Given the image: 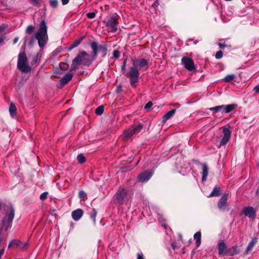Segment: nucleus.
I'll return each instance as SVG.
<instances>
[{"label": "nucleus", "instance_id": "f257e3e1", "mask_svg": "<svg viewBox=\"0 0 259 259\" xmlns=\"http://www.w3.org/2000/svg\"><path fill=\"white\" fill-rule=\"evenodd\" d=\"M36 39L38 41L39 47L43 49L48 40L47 26L44 20L39 24L38 29L34 33Z\"/></svg>", "mask_w": 259, "mask_h": 259}, {"label": "nucleus", "instance_id": "f03ea898", "mask_svg": "<svg viewBox=\"0 0 259 259\" xmlns=\"http://www.w3.org/2000/svg\"><path fill=\"white\" fill-rule=\"evenodd\" d=\"M92 62L89 55L85 52L82 51L73 60L70 71L76 70L78 69V66L81 64L83 66H89Z\"/></svg>", "mask_w": 259, "mask_h": 259}, {"label": "nucleus", "instance_id": "7ed1b4c3", "mask_svg": "<svg viewBox=\"0 0 259 259\" xmlns=\"http://www.w3.org/2000/svg\"><path fill=\"white\" fill-rule=\"evenodd\" d=\"M17 67L22 72L28 73L31 70L28 64V59L24 52L20 53L18 56Z\"/></svg>", "mask_w": 259, "mask_h": 259}, {"label": "nucleus", "instance_id": "20e7f679", "mask_svg": "<svg viewBox=\"0 0 259 259\" xmlns=\"http://www.w3.org/2000/svg\"><path fill=\"white\" fill-rule=\"evenodd\" d=\"M91 47L93 50V58L96 59L98 56V53L100 52L103 54V56L105 57L107 54L108 48L106 44L99 45L96 41H93L91 44Z\"/></svg>", "mask_w": 259, "mask_h": 259}, {"label": "nucleus", "instance_id": "39448f33", "mask_svg": "<svg viewBox=\"0 0 259 259\" xmlns=\"http://www.w3.org/2000/svg\"><path fill=\"white\" fill-rule=\"evenodd\" d=\"M127 75L130 78V84L133 88L137 87L136 83L138 82L139 80L140 73L139 69L135 67H131Z\"/></svg>", "mask_w": 259, "mask_h": 259}, {"label": "nucleus", "instance_id": "423d86ee", "mask_svg": "<svg viewBox=\"0 0 259 259\" xmlns=\"http://www.w3.org/2000/svg\"><path fill=\"white\" fill-rule=\"evenodd\" d=\"M127 191L123 187H120L115 195L117 203L122 204L127 196Z\"/></svg>", "mask_w": 259, "mask_h": 259}, {"label": "nucleus", "instance_id": "0eeeda50", "mask_svg": "<svg viewBox=\"0 0 259 259\" xmlns=\"http://www.w3.org/2000/svg\"><path fill=\"white\" fill-rule=\"evenodd\" d=\"M143 128L142 124L137 126L133 125L130 128L124 131V135L126 139L130 138L133 135L139 133Z\"/></svg>", "mask_w": 259, "mask_h": 259}, {"label": "nucleus", "instance_id": "6e6552de", "mask_svg": "<svg viewBox=\"0 0 259 259\" xmlns=\"http://www.w3.org/2000/svg\"><path fill=\"white\" fill-rule=\"evenodd\" d=\"M182 64L190 71H195L196 68L193 60L188 57H183L181 60Z\"/></svg>", "mask_w": 259, "mask_h": 259}, {"label": "nucleus", "instance_id": "1a4fd4ad", "mask_svg": "<svg viewBox=\"0 0 259 259\" xmlns=\"http://www.w3.org/2000/svg\"><path fill=\"white\" fill-rule=\"evenodd\" d=\"M14 215V209L12 206H11L9 212L7 213L5 218L3 220L2 223L3 227H9L11 226Z\"/></svg>", "mask_w": 259, "mask_h": 259}, {"label": "nucleus", "instance_id": "9d476101", "mask_svg": "<svg viewBox=\"0 0 259 259\" xmlns=\"http://www.w3.org/2000/svg\"><path fill=\"white\" fill-rule=\"evenodd\" d=\"M134 67L139 70H146L149 68L148 61L144 58L135 60L133 61Z\"/></svg>", "mask_w": 259, "mask_h": 259}, {"label": "nucleus", "instance_id": "9b49d317", "mask_svg": "<svg viewBox=\"0 0 259 259\" xmlns=\"http://www.w3.org/2000/svg\"><path fill=\"white\" fill-rule=\"evenodd\" d=\"M118 23L115 17H110L108 19L106 26L112 32H115L117 30Z\"/></svg>", "mask_w": 259, "mask_h": 259}, {"label": "nucleus", "instance_id": "f8f14e48", "mask_svg": "<svg viewBox=\"0 0 259 259\" xmlns=\"http://www.w3.org/2000/svg\"><path fill=\"white\" fill-rule=\"evenodd\" d=\"M222 129L223 133V137L220 142V146L225 145L227 144V143L229 141L231 137V132L228 128L223 126L222 127Z\"/></svg>", "mask_w": 259, "mask_h": 259}, {"label": "nucleus", "instance_id": "ddd939ff", "mask_svg": "<svg viewBox=\"0 0 259 259\" xmlns=\"http://www.w3.org/2000/svg\"><path fill=\"white\" fill-rule=\"evenodd\" d=\"M153 174V172L151 170H146L140 173L138 177V179L141 182H146L150 179Z\"/></svg>", "mask_w": 259, "mask_h": 259}, {"label": "nucleus", "instance_id": "4468645a", "mask_svg": "<svg viewBox=\"0 0 259 259\" xmlns=\"http://www.w3.org/2000/svg\"><path fill=\"white\" fill-rule=\"evenodd\" d=\"M242 211L245 216L248 217L250 219H253L256 216V211L252 207H245L243 208Z\"/></svg>", "mask_w": 259, "mask_h": 259}, {"label": "nucleus", "instance_id": "2eb2a0df", "mask_svg": "<svg viewBox=\"0 0 259 259\" xmlns=\"http://www.w3.org/2000/svg\"><path fill=\"white\" fill-rule=\"evenodd\" d=\"M219 106V108H220L219 112H221L222 113H228L233 111L237 107V105L232 104L229 105H222Z\"/></svg>", "mask_w": 259, "mask_h": 259}, {"label": "nucleus", "instance_id": "dca6fc26", "mask_svg": "<svg viewBox=\"0 0 259 259\" xmlns=\"http://www.w3.org/2000/svg\"><path fill=\"white\" fill-rule=\"evenodd\" d=\"M218 253L220 255L225 256L226 250H227V245L223 240H219L218 244Z\"/></svg>", "mask_w": 259, "mask_h": 259}, {"label": "nucleus", "instance_id": "f3484780", "mask_svg": "<svg viewBox=\"0 0 259 259\" xmlns=\"http://www.w3.org/2000/svg\"><path fill=\"white\" fill-rule=\"evenodd\" d=\"M83 211L80 208H78L73 210L71 213V216L73 219L76 221H78L82 216Z\"/></svg>", "mask_w": 259, "mask_h": 259}, {"label": "nucleus", "instance_id": "a211bd4d", "mask_svg": "<svg viewBox=\"0 0 259 259\" xmlns=\"http://www.w3.org/2000/svg\"><path fill=\"white\" fill-rule=\"evenodd\" d=\"M73 75L71 73H67L65 74L62 79L60 80V88H61L67 84L70 80L72 78Z\"/></svg>", "mask_w": 259, "mask_h": 259}, {"label": "nucleus", "instance_id": "6ab92c4d", "mask_svg": "<svg viewBox=\"0 0 259 259\" xmlns=\"http://www.w3.org/2000/svg\"><path fill=\"white\" fill-rule=\"evenodd\" d=\"M240 250L237 246H233L231 248H227L225 255L233 256L235 254H238Z\"/></svg>", "mask_w": 259, "mask_h": 259}, {"label": "nucleus", "instance_id": "aec40b11", "mask_svg": "<svg viewBox=\"0 0 259 259\" xmlns=\"http://www.w3.org/2000/svg\"><path fill=\"white\" fill-rule=\"evenodd\" d=\"M227 200V195H223L218 202V207L220 209H224Z\"/></svg>", "mask_w": 259, "mask_h": 259}, {"label": "nucleus", "instance_id": "412c9836", "mask_svg": "<svg viewBox=\"0 0 259 259\" xmlns=\"http://www.w3.org/2000/svg\"><path fill=\"white\" fill-rule=\"evenodd\" d=\"M176 112V109H172L165 114L162 117V122L165 123L167 120L169 119L171 117L174 116Z\"/></svg>", "mask_w": 259, "mask_h": 259}, {"label": "nucleus", "instance_id": "4be33fe9", "mask_svg": "<svg viewBox=\"0 0 259 259\" xmlns=\"http://www.w3.org/2000/svg\"><path fill=\"white\" fill-rule=\"evenodd\" d=\"M201 165L202 170V181H205L208 174V168L206 163H202Z\"/></svg>", "mask_w": 259, "mask_h": 259}, {"label": "nucleus", "instance_id": "5701e85b", "mask_svg": "<svg viewBox=\"0 0 259 259\" xmlns=\"http://www.w3.org/2000/svg\"><path fill=\"white\" fill-rule=\"evenodd\" d=\"M14 242H15V245H16V246L17 247H18L20 249H25L27 248V247L28 246L27 242L22 243L19 240L14 239Z\"/></svg>", "mask_w": 259, "mask_h": 259}, {"label": "nucleus", "instance_id": "b1692460", "mask_svg": "<svg viewBox=\"0 0 259 259\" xmlns=\"http://www.w3.org/2000/svg\"><path fill=\"white\" fill-rule=\"evenodd\" d=\"M257 238L255 237V238H253L251 241L249 243L246 249V250H245V252L246 253H247L249 251H250L252 248H253V247L254 246V245L257 243Z\"/></svg>", "mask_w": 259, "mask_h": 259}, {"label": "nucleus", "instance_id": "393cba45", "mask_svg": "<svg viewBox=\"0 0 259 259\" xmlns=\"http://www.w3.org/2000/svg\"><path fill=\"white\" fill-rule=\"evenodd\" d=\"M201 234L200 232H197L194 235V239L196 240V246L198 247L201 244Z\"/></svg>", "mask_w": 259, "mask_h": 259}, {"label": "nucleus", "instance_id": "a878e982", "mask_svg": "<svg viewBox=\"0 0 259 259\" xmlns=\"http://www.w3.org/2000/svg\"><path fill=\"white\" fill-rule=\"evenodd\" d=\"M221 195V192H220V188L219 187H218L217 186H215L214 187L212 191L211 192V193L209 194L208 197H217Z\"/></svg>", "mask_w": 259, "mask_h": 259}, {"label": "nucleus", "instance_id": "bb28decb", "mask_svg": "<svg viewBox=\"0 0 259 259\" xmlns=\"http://www.w3.org/2000/svg\"><path fill=\"white\" fill-rule=\"evenodd\" d=\"M41 57V55L40 53H37V55L36 56H35L33 59H32V65H37L40 60V58Z\"/></svg>", "mask_w": 259, "mask_h": 259}, {"label": "nucleus", "instance_id": "cd10ccee", "mask_svg": "<svg viewBox=\"0 0 259 259\" xmlns=\"http://www.w3.org/2000/svg\"><path fill=\"white\" fill-rule=\"evenodd\" d=\"M84 38V36H82V37L79 38V39L75 40L73 42V44L71 45L69 49L71 50L74 48L77 47L80 44V42L82 41V40Z\"/></svg>", "mask_w": 259, "mask_h": 259}, {"label": "nucleus", "instance_id": "c85d7f7f", "mask_svg": "<svg viewBox=\"0 0 259 259\" xmlns=\"http://www.w3.org/2000/svg\"><path fill=\"white\" fill-rule=\"evenodd\" d=\"M9 112L11 116H14L16 115V107L14 104H10L9 106Z\"/></svg>", "mask_w": 259, "mask_h": 259}, {"label": "nucleus", "instance_id": "c756f323", "mask_svg": "<svg viewBox=\"0 0 259 259\" xmlns=\"http://www.w3.org/2000/svg\"><path fill=\"white\" fill-rule=\"evenodd\" d=\"M35 30V27L32 25H30L27 26L26 29L25 33L27 35L31 34Z\"/></svg>", "mask_w": 259, "mask_h": 259}, {"label": "nucleus", "instance_id": "7c9ffc66", "mask_svg": "<svg viewBox=\"0 0 259 259\" xmlns=\"http://www.w3.org/2000/svg\"><path fill=\"white\" fill-rule=\"evenodd\" d=\"M78 197L81 201H83L87 199V193L83 190H81L79 192Z\"/></svg>", "mask_w": 259, "mask_h": 259}, {"label": "nucleus", "instance_id": "2f4dec72", "mask_svg": "<svg viewBox=\"0 0 259 259\" xmlns=\"http://www.w3.org/2000/svg\"><path fill=\"white\" fill-rule=\"evenodd\" d=\"M235 75L234 74H229V75H227L225 77H224L223 80L225 82H229L233 80L235 78Z\"/></svg>", "mask_w": 259, "mask_h": 259}, {"label": "nucleus", "instance_id": "473e14b6", "mask_svg": "<svg viewBox=\"0 0 259 259\" xmlns=\"http://www.w3.org/2000/svg\"><path fill=\"white\" fill-rule=\"evenodd\" d=\"M9 6L6 2L0 0V10H4L9 9Z\"/></svg>", "mask_w": 259, "mask_h": 259}, {"label": "nucleus", "instance_id": "72a5a7b5", "mask_svg": "<svg viewBox=\"0 0 259 259\" xmlns=\"http://www.w3.org/2000/svg\"><path fill=\"white\" fill-rule=\"evenodd\" d=\"M104 110V106L103 105H101L97 108L95 113L98 115H101L103 114Z\"/></svg>", "mask_w": 259, "mask_h": 259}, {"label": "nucleus", "instance_id": "f704fd0d", "mask_svg": "<svg viewBox=\"0 0 259 259\" xmlns=\"http://www.w3.org/2000/svg\"><path fill=\"white\" fill-rule=\"evenodd\" d=\"M29 3L32 4L33 6L36 7H40L41 5V3L42 2V0H28Z\"/></svg>", "mask_w": 259, "mask_h": 259}, {"label": "nucleus", "instance_id": "c9c22d12", "mask_svg": "<svg viewBox=\"0 0 259 259\" xmlns=\"http://www.w3.org/2000/svg\"><path fill=\"white\" fill-rule=\"evenodd\" d=\"M77 159L80 163H83L85 161V158L82 154H79L77 157Z\"/></svg>", "mask_w": 259, "mask_h": 259}, {"label": "nucleus", "instance_id": "e433bc0d", "mask_svg": "<svg viewBox=\"0 0 259 259\" xmlns=\"http://www.w3.org/2000/svg\"><path fill=\"white\" fill-rule=\"evenodd\" d=\"M50 4L51 7L54 8L58 6V2L57 0H50Z\"/></svg>", "mask_w": 259, "mask_h": 259}, {"label": "nucleus", "instance_id": "4c0bfd02", "mask_svg": "<svg viewBox=\"0 0 259 259\" xmlns=\"http://www.w3.org/2000/svg\"><path fill=\"white\" fill-rule=\"evenodd\" d=\"M223 53L222 51H218L215 55V58L217 59H220L223 57Z\"/></svg>", "mask_w": 259, "mask_h": 259}, {"label": "nucleus", "instance_id": "58836bf2", "mask_svg": "<svg viewBox=\"0 0 259 259\" xmlns=\"http://www.w3.org/2000/svg\"><path fill=\"white\" fill-rule=\"evenodd\" d=\"M220 108H219V106H215L214 107L209 108L208 109L210 111H212L213 113H217V112H219L220 111Z\"/></svg>", "mask_w": 259, "mask_h": 259}, {"label": "nucleus", "instance_id": "ea45409f", "mask_svg": "<svg viewBox=\"0 0 259 259\" xmlns=\"http://www.w3.org/2000/svg\"><path fill=\"white\" fill-rule=\"evenodd\" d=\"M48 195V193L47 192L42 193L40 195V197H39L40 200H45L47 198Z\"/></svg>", "mask_w": 259, "mask_h": 259}, {"label": "nucleus", "instance_id": "a19ab883", "mask_svg": "<svg viewBox=\"0 0 259 259\" xmlns=\"http://www.w3.org/2000/svg\"><path fill=\"white\" fill-rule=\"evenodd\" d=\"M87 16L89 19H93L95 17L96 13L94 12L89 13L87 14Z\"/></svg>", "mask_w": 259, "mask_h": 259}, {"label": "nucleus", "instance_id": "79ce46f5", "mask_svg": "<svg viewBox=\"0 0 259 259\" xmlns=\"http://www.w3.org/2000/svg\"><path fill=\"white\" fill-rule=\"evenodd\" d=\"M35 39L36 38L35 37V34H34V35H32L30 39V40L29 41V45L30 46H32L35 41Z\"/></svg>", "mask_w": 259, "mask_h": 259}, {"label": "nucleus", "instance_id": "37998d69", "mask_svg": "<svg viewBox=\"0 0 259 259\" xmlns=\"http://www.w3.org/2000/svg\"><path fill=\"white\" fill-rule=\"evenodd\" d=\"M113 58L117 59H118L120 56V52L118 51H115L113 52Z\"/></svg>", "mask_w": 259, "mask_h": 259}, {"label": "nucleus", "instance_id": "c03bdc74", "mask_svg": "<svg viewBox=\"0 0 259 259\" xmlns=\"http://www.w3.org/2000/svg\"><path fill=\"white\" fill-rule=\"evenodd\" d=\"M153 105V103L151 102H148L145 106L144 108L146 110L149 109Z\"/></svg>", "mask_w": 259, "mask_h": 259}, {"label": "nucleus", "instance_id": "a18cd8bd", "mask_svg": "<svg viewBox=\"0 0 259 259\" xmlns=\"http://www.w3.org/2000/svg\"><path fill=\"white\" fill-rule=\"evenodd\" d=\"M97 214V211L94 209H93V213L91 215V218L92 219V220L95 222V218Z\"/></svg>", "mask_w": 259, "mask_h": 259}, {"label": "nucleus", "instance_id": "49530a36", "mask_svg": "<svg viewBox=\"0 0 259 259\" xmlns=\"http://www.w3.org/2000/svg\"><path fill=\"white\" fill-rule=\"evenodd\" d=\"M222 40H220L218 43V45L220 49H224L226 47V46L224 43H222Z\"/></svg>", "mask_w": 259, "mask_h": 259}, {"label": "nucleus", "instance_id": "de8ad7c7", "mask_svg": "<svg viewBox=\"0 0 259 259\" xmlns=\"http://www.w3.org/2000/svg\"><path fill=\"white\" fill-rule=\"evenodd\" d=\"M171 246L174 249L180 247V245H179L176 242H172Z\"/></svg>", "mask_w": 259, "mask_h": 259}, {"label": "nucleus", "instance_id": "09e8293b", "mask_svg": "<svg viewBox=\"0 0 259 259\" xmlns=\"http://www.w3.org/2000/svg\"><path fill=\"white\" fill-rule=\"evenodd\" d=\"M126 63V60H125L122 64L121 70L122 71H124Z\"/></svg>", "mask_w": 259, "mask_h": 259}, {"label": "nucleus", "instance_id": "8fccbe9b", "mask_svg": "<svg viewBox=\"0 0 259 259\" xmlns=\"http://www.w3.org/2000/svg\"><path fill=\"white\" fill-rule=\"evenodd\" d=\"M6 28V26L5 24H2L0 25V33L3 32Z\"/></svg>", "mask_w": 259, "mask_h": 259}, {"label": "nucleus", "instance_id": "3c124183", "mask_svg": "<svg viewBox=\"0 0 259 259\" xmlns=\"http://www.w3.org/2000/svg\"><path fill=\"white\" fill-rule=\"evenodd\" d=\"M253 90L255 91V94H259V85L255 86Z\"/></svg>", "mask_w": 259, "mask_h": 259}, {"label": "nucleus", "instance_id": "603ef678", "mask_svg": "<svg viewBox=\"0 0 259 259\" xmlns=\"http://www.w3.org/2000/svg\"><path fill=\"white\" fill-rule=\"evenodd\" d=\"M137 259H144V256L142 253L141 252L138 253Z\"/></svg>", "mask_w": 259, "mask_h": 259}, {"label": "nucleus", "instance_id": "864d4df0", "mask_svg": "<svg viewBox=\"0 0 259 259\" xmlns=\"http://www.w3.org/2000/svg\"><path fill=\"white\" fill-rule=\"evenodd\" d=\"M15 245L14 239L12 240L9 243L8 247L10 248L12 245Z\"/></svg>", "mask_w": 259, "mask_h": 259}, {"label": "nucleus", "instance_id": "5fc2aeb1", "mask_svg": "<svg viewBox=\"0 0 259 259\" xmlns=\"http://www.w3.org/2000/svg\"><path fill=\"white\" fill-rule=\"evenodd\" d=\"M69 1V0H61L62 3L63 5L67 4Z\"/></svg>", "mask_w": 259, "mask_h": 259}, {"label": "nucleus", "instance_id": "6e6d98bb", "mask_svg": "<svg viewBox=\"0 0 259 259\" xmlns=\"http://www.w3.org/2000/svg\"><path fill=\"white\" fill-rule=\"evenodd\" d=\"M4 253V249H2L0 250V259H1V257L2 255H3Z\"/></svg>", "mask_w": 259, "mask_h": 259}, {"label": "nucleus", "instance_id": "4d7b16f0", "mask_svg": "<svg viewBox=\"0 0 259 259\" xmlns=\"http://www.w3.org/2000/svg\"><path fill=\"white\" fill-rule=\"evenodd\" d=\"M18 40H19V37H16L13 40V44H15L17 43L18 42Z\"/></svg>", "mask_w": 259, "mask_h": 259}, {"label": "nucleus", "instance_id": "13d9d810", "mask_svg": "<svg viewBox=\"0 0 259 259\" xmlns=\"http://www.w3.org/2000/svg\"><path fill=\"white\" fill-rule=\"evenodd\" d=\"M4 38L0 37V46H1L4 42Z\"/></svg>", "mask_w": 259, "mask_h": 259}, {"label": "nucleus", "instance_id": "bf43d9fd", "mask_svg": "<svg viewBox=\"0 0 259 259\" xmlns=\"http://www.w3.org/2000/svg\"><path fill=\"white\" fill-rule=\"evenodd\" d=\"M27 40H28V39H27V36H25V40H24V47H25V45H26V42L27 41Z\"/></svg>", "mask_w": 259, "mask_h": 259}, {"label": "nucleus", "instance_id": "052dcab7", "mask_svg": "<svg viewBox=\"0 0 259 259\" xmlns=\"http://www.w3.org/2000/svg\"><path fill=\"white\" fill-rule=\"evenodd\" d=\"M120 86H118L117 88V92H119L120 91Z\"/></svg>", "mask_w": 259, "mask_h": 259}, {"label": "nucleus", "instance_id": "680f3d73", "mask_svg": "<svg viewBox=\"0 0 259 259\" xmlns=\"http://www.w3.org/2000/svg\"><path fill=\"white\" fill-rule=\"evenodd\" d=\"M166 224H161V227H166Z\"/></svg>", "mask_w": 259, "mask_h": 259}, {"label": "nucleus", "instance_id": "e2e57ef3", "mask_svg": "<svg viewBox=\"0 0 259 259\" xmlns=\"http://www.w3.org/2000/svg\"><path fill=\"white\" fill-rule=\"evenodd\" d=\"M256 192L259 193V187L257 189Z\"/></svg>", "mask_w": 259, "mask_h": 259}, {"label": "nucleus", "instance_id": "0e129e2a", "mask_svg": "<svg viewBox=\"0 0 259 259\" xmlns=\"http://www.w3.org/2000/svg\"><path fill=\"white\" fill-rule=\"evenodd\" d=\"M180 238L181 240H182V236H181V235H180Z\"/></svg>", "mask_w": 259, "mask_h": 259}, {"label": "nucleus", "instance_id": "69168bd1", "mask_svg": "<svg viewBox=\"0 0 259 259\" xmlns=\"http://www.w3.org/2000/svg\"><path fill=\"white\" fill-rule=\"evenodd\" d=\"M2 208V206H1V204H0V209H1Z\"/></svg>", "mask_w": 259, "mask_h": 259}, {"label": "nucleus", "instance_id": "338daca9", "mask_svg": "<svg viewBox=\"0 0 259 259\" xmlns=\"http://www.w3.org/2000/svg\"><path fill=\"white\" fill-rule=\"evenodd\" d=\"M258 166L259 167V163L258 164Z\"/></svg>", "mask_w": 259, "mask_h": 259}]
</instances>
